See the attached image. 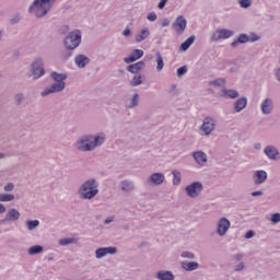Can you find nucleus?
Listing matches in <instances>:
<instances>
[{"label":"nucleus","mask_w":280,"mask_h":280,"mask_svg":"<svg viewBox=\"0 0 280 280\" xmlns=\"http://www.w3.org/2000/svg\"><path fill=\"white\" fill-rule=\"evenodd\" d=\"M213 130H215V118H212V117L203 118V121L199 127V135L201 137H209L211 136V132H213Z\"/></svg>","instance_id":"obj_8"},{"label":"nucleus","mask_w":280,"mask_h":280,"mask_svg":"<svg viewBox=\"0 0 280 280\" xmlns=\"http://www.w3.org/2000/svg\"><path fill=\"white\" fill-rule=\"evenodd\" d=\"M257 40H261V36L257 35L255 32L249 33L248 42L249 43H257Z\"/></svg>","instance_id":"obj_40"},{"label":"nucleus","mask_w":280,"mask_h":280,"mask_svg":"<svg viewBox=\"0 0 280 280\" xmlns=\"http://www.w3.org/2000/svg\"><path fill=\"white\" fill-rule=\"evenodd\" d=\"M21 220V212L16 208H11L7 211L3 222H16Z\"/></svg>","instance_id":"obj_18"},{"label":"nucleus","mask_w":280,"mask_h":280,"mask_svg":"<svg viewBox=\"0 0 280 280\" xmlns=\"http://www.w3.org/2000/svg\"><path fill=\"white\" fill-rule=\"evenodd\" d=\"M244 268H246V265L244 264V261H241L238 265L234 267V272H242Z\"/></svg>","instance_id":"obj_46"},{"label":"nucleus","mask_w":280,"mask_h":280,"mask_svg":"<svg viewBox=\"0 0 280 280\" xmlns=\"http://www.w3.org/2000/svg\"><path fill=\"white\" fill-rule=\"evenodd\" d=\"M252 196H253V197L264 196V191H261V190L253 191V192H252Z\"/></svg>","instance_id":"obj_55"},{"label":"nucleus","mask_w":280,"mask_h":280,"mask_svg":"<svg viewBox=\"0 0 280 280\" xmlns=\"http://www.w3.org/2000/svg\"><path fill=\"white\" fill-rule=\"evenodd\" d=\"M254 148H255V150H261V143H256V144L254 145Z\"/></svg>","instance_id":"obj_59"},{"label":"nucleus","mask_w":280,"mask_h":280,"mask_svg":"<svg viewBox=\"0 0 280 280\" xmlns=\"http://www.w3.org/2000/svg\"><path fill=\"white\" fill-rule=\"evenodd\" d=\"M159 280H174V273L172 271L161 270L156 273Z\"/></svg>","instance_id":"obj_29"},{"label":"nucleus","mask_w":280,"mask_h":280,"mask_svg":"<svg viewBox=\"0 0 280 280\" xmlns=\"http://www.w3.org/2000/svg\"><path fill=\"white\" fill-rule=\"evenodd\" d=\"M139 106V93H135L130 98L125 101V107L130 108H137Z\"/></svg>","instance_id":"obj_25"},{"label":"nucleus","mask_w":280,"mask_h":280,"mask_svg":"<svg viewBox=\"0 0 280 280\" xmlns=\"http://www.w3.org/2000/svg\"><path fill=\"white\" fill-rule=\"evenodd\" d=\"M55 3L56 0H34L28 7V14H32L35 19H43L51 12Z\"/></svg>","instance_id":"obj_3"},{"label":"nucleus","mask_w":280,"mask_h":280,"mask_svg":"<svg viewBox=\"0 0 280 280\" xmlns=\"http://www.w3.org/2000/svg\"><path fill=\"white\" fill-rule=\"evenodd\" d=\"M270 222H272V224H279V222H280V213L271 214Z\"/></svg>","instance_id":"obj_45"},{"label":"nucleus","mask_w":280,"mask_h":280,"mask_svg":"<svg viewBox=\"0 0 280 280\" xmlns=\"http://www.w3.org/2000/svg\"><path fill=\"white\" fill-rule=\"evenodd\" d=\"M180 257L183 259H196V254L189 250L182 252Z\"/></svg>","instance_id":"obj_38"},{"label":"nucleus","mask_w":280,"mask_h":280,"mask_svg":"<svg viewBox=\"0 0 280 280\" xmlns=\"http://www.w3.org/2000/svg\"><path fill=\"white\" fill-rule=\"evenodd\" d=\"M167 26H170V20L164 19V20L162 21V27H167Z\"/></svg>","instance_id":"obj_57"},{"label":"nucleus","mask_w":280,"mask_h":280,"mask_svg":"<svg viewBox=\"0 0 280 280\" xmlns=\"http://www.w3.org/2000/svg\"><path fill=\"white\" fill-rule=\"evenodd\" d=\"M140 84H143V80L141 75H135L130 81V86H139Z\"/></svg>","instance_id":"obj_36"},{"label":"nucleus","mask_w":280,"mask_h":280,"mask_svg":"<svg viewBox=\"0 0 280 280\" xmlns=\"http://www.w3.org/2000/svg\"><path fill=\"white\" fill-rule=\"evenodd\" d=\"M255 237V231L249 230L246 234H245V240H250Z\"/></svg>","instance_id":"obj_52"},{"label":"nucleus","mask_w":280,"mask_h":280,"mask_svg":"<svg viewBox=\"0 0 280 280\" xmlns=\"http://www.w3.org/2000/svg\"><path fill=\"white\" fill-rule=\"evenodd\" d=\"M136 60H139V58H143V50L142 49H135L131 52Z\"/></svg>","instance_id":"obj_42"},{"label":"nucleus","mask_w":280,"mask_h":280,"mask_svg":"<svg viewBox=\"0 0 280 280\" xmlns=\"http://www.w3.org/2000/svg\"><path fill=\"white\" fill-rule=\"evenodd\" d=\"M50 78L54 79L55 83L40 92L42 97H47L54 93H61V91H65V88L67 86V83H65V80H67V73L51 72Z\"/></svg>","instance_id":"obj_4"},{"label":"nucleus","mask_w":280,"mask_h":280,"mask_svg":"<svg viewBox=\"0 0 280 280\" xmlns=\"http://www.w3.org/2000/svg\"><path fill=\"white\" fill-rule=\"evenodd\" d=\"M117 253V247H100L95 250L96 259H102L106 257V255H115Z\"/></svg>","instance_id":"obj_15"},{"label":"nucleus","mask_w":280,"mask_h":280,"mask_svg":"<svg viewBox=\"0 0 280 280\" xmlns=\"http://www.w3.org/2000/svg\"><path fill=\"white\" fill-rule=\"evenodd\" d=\"M174 91H176V84H173V85L171 86V93H174Z\"/></svg>","instance_id":"obj_61"},{"label":"nucleus","mask_w":280,"mask_h":280,"mask_svg":"<svg viewBox=\"0 0 280 280\" xmlns=\"http://www.w3.org/2000/svg\"><path fill=\"white\" fill-rule=\"evenodd\" d=\"M187 73V66H183L177 69V78H183Z\"/></svg>","instance_id":"obj_43"},{"label":"nucleus","mask_w":280,"mask_h":280,"mask_svg":"<svg viewBox=\"0 0 280 280\" xmlns=\"http://www.w3.org/2000/svg\"><path fill=\"white\" fill-rule=\"evenodd\" d=\"M203 189L205 186L200 182H192L191 184L185 187V192L186 196H188V198L196 199L199 198Z\"/></svg>","instance_id":"obj_9"},{"label":"nucleus","mask_w":280,"mask_h":280,"mask_svg":"<svg viewBox=\"0 0 280 280\" xmlns=\"http://www.w3.org/2000/svg\"><path fill=\"white\" fill-rule=\"evenodd\" d=\"M119 188L121 189L122 194H132V191H136L137 186L135 185L133 180L124 179L119 183Z\"/></svg>","instance_id":"obj_13"},{"label":"nucleus","mask_w":280,"mask_h":280,"mask_svg":"<svg viewBox=\"0 0 280 280\" xmlns=\"http://www.w3.org/2000/svg\"><path fill=\"white\" fill-rule=\"evenodd\" d=\"M192 159H195L196 163L199 164L200 167H205L208 161L207 153H205L203 151L192 152Z\"/></svg>","instance_id":"obj_21"},{"label":"nucleus","mask_w":280,"mask_h":280,"mask_svg":"<svg viewBox=\"0 0 280 280\" xmlns=\"http://www.w3.org/2000/svg\"><path fill=\"white\" fill-rule=\"evenodd\" d=\"M132 34V32L130 31V28H125V31L122 32V36H130Z\"/></svg>","instance_id":"obj_56"},{"label":"nucleus","mask_w":280,"mask_h":280,"mask_svg":"<svg viewBox=\"0 0 280 280\" xmlns=\"http://www.w3.org/2000/svg\"><path fill=\"white\" fill-rule=\"evenodd\" d=\"M82 43V31L74 30L71 31L63 39V46L69 51H73L74 49H78Z\"/></svg>","instance_id":"obj_5"},{"label":"nucleus","mask_w":280,"mask_h":280,"mask_svg":"<svg viewBox=\"0 0 280 280\" xmlns=\"http://www.w3.org/2000/svg\"><path fill=\"white\" fill-rule=\"evenodd\" d=\"M100 194V182L89 178L78 189L80 200H93Z\"/></svg>","instance_id":"obj_2"},{"label":"nucleus","mask_w":280,"mask_h":280,"mask_svg":"<svg viewBox=\"0 0 280 280\" xmlns=\"http://www.w3.org/2000/svg\"><path fill=\"white\" fill-rule=\"evenodd\" d=\"M110 222H113V218H108L105 220V224H110Z\"/></svg>","instance_id":"obj_60"},{"label":"nucleus","mask_w":280,"mask_h":280,"mask_svg":"<svg viewBox=\"0 0 280 280\" xmlns=\"http://www.w3.org/2000/svg\"><path fill=\"white\" fill-rule=\"evenodd\" d=\"M273 75H275L277 82L280 83V67H279V68H276V69L273 70Z\"/></svg>","instance_id":"obj_51"},{"label":"nucleus","mask_w":280,"mask_h":280,"mask_svg":"<svg viewBox=\"0 0 280 280\" xmlns=\"http://www.w3.org/2000/svg\"><path fill=\"white\" fill-rule=\"evenodd\" d=\"M144 67H145V62L138 61L136 63L129 65L127 67V71H129V73H137L138 71H141V69H143Z\"/></svg>","instance_id":"obj_27"},{"label":"nucleus","mask_w":280,"mask_h":280,"mask_svg":"<svg viewBox=\"0 0 280 280\" xmlns=\"http://www.w3.org/2000/svg\"><path fill=\"white\" fill-rule=\"evenodd\" d=\"M45 248L42 245H34L28 248V255H40Z\"/></svg>","instance_id":"obj_33"},{"label":"nucleus","mask_w":280,"mask_h":280,"mask_svg":"<svg viewBox=\"0 0 280 280\" xmlns=\"http://www.w3.org/2000/svg\"><path fill=\"white\" fill-rule=\"evenodd\" d=\"M238 4H240L241 8L247 9V8H250V5H253V1H250V0H238Z\"/></svg>","instance_id":"obj_41"},{"label":"nucleus","mask_w":280,"mask_h":280,"mask_svg":"<svg viewBox=\"0 0 280 280\" xmlns=\"http://www.w3.org/2000/svg\"><path fill=\"white\" fill-rule=\"evenodd\" d=\"M264 154H266L267 159L270 161H279V149L275 145H267L264 149Z\"/></svg>","instance_id":"obj_16"},{"label":"nucleus","mask_w":280,"mask_h":280,"mask_svg":"<svg viewBox=\"0 0 280 280\" xmlns=\"http://www.w3.org/2000/svg\"><path fill=\"white\" fill-rule=\"evenodd\" d=\"M222 84H224V80L223 79H218L214 81V85L215 86H222Z\"/></svg>","instance_id":"obj_54"},{"label":"nucleus","mask_w":280,"mask_h":280,"mask_svg":"<svg viewBox=\"0 0 280 280\" xmlns=\"http://www.w3.org/2000/svg\"><path fill=\"white\" fill-rule=\"evenodd\" d=\"M91 62V59L86 55H78L74 57V65L78 69H84L86 65Z\"/></svg>","instance_id":"obj_22"},{"label":"nucleus","mask_w":280,"mask_h":280,"mask_svg":"<svg viewBox=\"0 0 280 280\" xmlns=\"http://www.w3.org/2000/svg\"><path fill=\"white\" fill-rule=\"evenodd\" d=\"M246 106H248V98L246 96L237 98L233 104L234 113H242Z\"/></svg>","instance_id":"obj_20"},{"label":"nucleus","mask_w":280,"mask_h":280,"mask_svg":"<svg viewBox=\"0 0 280 280\" xmlns=\"http://www.w3.org/2000/svg\"><path fill=\"white\" fill-rule=\"evenodd\" d=\"M196 40V35H192L190 37H188L184 43H182L180 45V49L182 51H187V49H189V47H191V45H194Z\"/></svg>","instance_id":"obj_30"},{"label":"nucleus","mask_w":280,"mask_h":280,"mask_svg":"<svg viewBox=\"0 0 280 280\" xmlns=\"http://www.w3.org/2000/svg\"><path fill=\"white\" fill-rule=\"evenodd\" d=\"M150 37V28L143 27L137 35H136V43H143L147 38Z\"/></svg>","instance_id":"obj_26"},{"label":"nucleus","mask_w":280,"mask_h":280,"mask_svg":"<svg viewBox=\"0 0 280 280\" xmlns=\"http://www.w3.org/2000/svg\"><path fill=\"white\" fill-rule=\"evenodd\" d=\"M8 155L5 153H0V160L5 159Z\"/></svg>","instance_id":"obj_62"},{"label":"nucleus","mask_w":280,"mask_h":280,"mask_svg":"<svg viewBox=\"0 0 280 280\" xmlns=\"http://www.w3.org/2000/svg\"><path fill=\"white\" fill-rule=\"evenodd\" d=\"M167 1H170V0H161L158 4L159 10H163V8H165V5H167Z\"/></svg>","instance_id":"obj_53"},{"label":"nucleus","mask_w":280,"mask_h":280,"mask_svg":"<svg viewBox=\"0 0 280 280\" xmlns=\"http://www.w3.org/2000/svg\"><path fill=\"white\" fill-rule=\"evenodd\" d=\"M77 240L73 237H66L59 240V246H69V244H75Z\"/></svg>","instance_id":"obj_35"},{"label":"nucleus","mask_w":280,"mask_h":280,"mask_svg":"<svg viewBox=\"0 0 280 280\" xmlns=\"http://www.w3.org/2000/svg\"><path fill=\"white\" fill-rule=\"evenodd\" d=\"M222 96L229 97L230 100H237V97H240V92L233 89H230V90L223 89Z\"/></svg>","instance_id":"obj_28"},{"label":"nucleus","mask_w":280,"mask_h":280,"mask_svg":"<svg viewBox=\"0 0 280 280\" xmlns=\"http://www.w3.org/2000/svg\"><path fill=\"white\" fill-rule=\"evenodd\" d=\"M21 21V13H14L10 18L11 25H16Z\"/></svg>","instance_id":"obj_39"},{"label":"nucleus","mask_w":280,"mask_h":280,"mask_svg":"<svg viewBox=\"0 0 280 280\" xmlns=\"http://www.w3.org/2000/svg\"><path fill=\"white\" fill-rule=\"evenodd\" d=\"M71 56H73V52H71V50H69V49L61 52L62 60H69V58H71Z\"/></svg>","instance_id":"obj_44"},{"label":"nucleus","mask_w":280,"mask_h":280,"mask_svg":"<svg viewBox=\"0 0 280 280\" xmlns=\"http://www.w3.org/2000/svg\"><path fill=\"white\" fill-rule=\"evenodd\" d=\"M148 21H151L152 23H154V21H156L158 16L155 12H150L147 16Z\"/></svg>","instance_id":"obj_50"},{"label":"nucleus","mask_w":280,"mask_h":280,"mask_svg":"<svg viewBox=\"0 0 280 280\" xmlns=\"http://www.w3.org/2000/svg\"><path fill=\"white\" fill-rule=\"evenodd\" d=\"M248 40H249L248 34L242 33L237 36V38L235 40H233L231 43V47H232V49H237V47H240V45H245V43H249Z\"/></svg>","instance_id":"obj_24"},{"label":"nucleus","mask_w":280,"mask_h":280,"mask_svg":"<svg viewBox=\"0 0 280 280\" xmlns=\"http://www.w3.org/2000/svg\"><path fill=\"white\" fill-rule=\"evenodd\" d=\"M136 58H135V56L131 54V55H129L128 57H126L125 59H124V61L126 62V65H130V62H136Z\"/></svg>","instance_id":"obj_49"},{"label":"nucleus","mask_w":280,"mask_h":280,"mask_svg":"<svg viewBox=\"0 0 280 280\" xmlns=\"http://www.w3.org/2000/svg\"><path fill=\"white\" fill-rule=\"evenodd\" d=\"M260 113L262 115H272L275 113V101L270 97H266L260 102Z\"/></svg>","instance_id":"obj_11"},{"label":"nucleus","mask_w":280,"mask_h":280,"mask_svg":"<svg viewBox=\"0 0 280 280\" xmlns=\"http://www.w3.org/2000/svg\"><path fill=\"white\" fill-rule=\"evenodd\" d=\"M13 194H0V215H3L5 211H8V208H5V205L1 202H12L14 200Z\"/></svg>","instance_id":"obj_19"},{"label":"nucleus","mask_w":280,"mask_h":280,"mask_svg":"<svg viewBox=\"0 0 280 280\" xmlns=\"http://www.w3.org/2000/svg\"><path fill=\"white\" fill-rule=\"evenodd\" d=\"M49 259V261H51L52 259H54V257H50V258H48Z\"/></svg>","instance_id":"obj_64"},{"label":"nucleus","mask_w":280,"mask_h":280,"mask_svg":"<svg viewBox=\"0 0 280 280\" xmlns=\"http://www.w3.org/2000/svg\"><path fill=\"white\" fill-rule=\"evenodd\" d=\"M173 30L176 34H183L187 30V19L183 15L177 16L173 23Z\"/></svg>","instance_id":"obj_12"},{"label":"nucleus","mask_w":280,"mask_h":280,"mask_svg":"<svg viewBox=\"0 0 280 280\" xmlns=\"http://www.w3.org/2000/svg\"><path fill=\"white\" fill-rule=\"evenodd\" d=\"M172 175H173V185H175V186L180 185V180H182L180 171H178V170H173V171H172Z\"/></svg>","instance_id":"obj_34"},{"label":"nucleus","mask_w":280,"mask_h":280,"mask_svg":"<svg viewBox=\"0 0 280 280\" xmlns=\"http://www.w3.org/2000/svg\"><path fill=\"white\" fill-rule=\"evenodd\" d=\"M25 225H26L27 231H35V229H38V226H40V221L26 220Z\"/></svg>","instance_id":"obj_31"},{"label":"nucleus","mask_w":280,"mask_h":280,"mask_svg":"<svg viewBox=\"0 0 280 280\" xmlns=\"http://www.w3.org/2000/svg\"><path fill=\"white\" fill-rule=\"evenodd\" d=\"M21 56V51L14 50L13 51V58H19Z\"/></svg>","instance_id":"obj_58"},{"label":"nucleus","mask_w":280,"mask_h":280,"mask_svg":"<svg viewBox=\"0 0 280 280\" xmlns=\"http://www.w3.org/2000/svg\"><path fill=\"white\" fill-rule=\"evenodd\" d=\"M148 185H163L165 183V174L163 173H153L150 177L147 178Z\"/></svg>","instance_id":"obj_14"},{"label":"nucleus","mask_w":280,"mask_h":280,"mask_svg":"<svg viewBox=\"0 0 280 280\" xmlns=\"http://www.w3.org/2000/svg\"><path fill=\"white\" fill-rule=\"evenodd\" d=\"M180 266L186 272H194V270H198V268H200V264H198V261L184 260L180 262Z\"/></svg>","instance_id":"obj_23"},{"label":"nucleus","mask_w":280,"mask_h":280,"mask_svg":"<svg viewBox=\"0 0 280 280\" xmlns=\"http://www.w3.org/2000/svg\"><path fill=\"white\" fill-rule=\"evenodd\" d=\"M235 32L229 28H217L210 33V43H220V40H229L233 38Z\"/></svg>","instance_id":"obj_6"},{"label":"nucleus","mask_w":280,"mask_h":280,"mask_svg":"<svg viewBox=\"0 0 280 280\" xmlns=\"http://www.w3.org/2000/svg\"><path fill=\"white\" fill-rule=\"evenodd\" d=\"M232 259H233L234 261H242V259H244V254H242V253L234 254V255L232 256Z\"/></svg>","instance_id":"obj_48"},{"label":"nucleus","mask_w":280,"mask_h":280,"mask_svg":"<svg viewBox=\"0 0 280 280\" xmlns=\"http://www.w3.org/2000/svg\"><path fill=\"white\" fill-rule=\"evenodd\" d=\"M253 180L255 185H264L268 180V173L264 170L254 172Z\"/></svg>","instance_id":"obj_17"},{"label":"nucleus","mask_w":280,"mask_h":280,"mask_svg":"<svg viewBox=\"0 0 280 280\" xmlns=\"http://www.w3.org/2000/svg\"><path fill=\"white\" fill-rule=\"evenodd\" d=\"M30 71L33 79L40 80L45 75V61L42 58L34 59Z\"/></svg>","instance_id":"obj_7"},{"label":"nucleus","mask_w":280,"mask_h":280,"mask_svg":"<svg viewBox=\"0 0 280 280\" xmlns=\"http://www.w3.org/2000/svg\"><path fill=\"white\" fill-rule=\"evenodd\" d=\"M103 143H106V133L104 131L94 135L86 133L74 142V149L78 152H94L97 148H102Z\"/></svg>","instance_id":"obj_1"},{"label":"nucleus","mask_w":280,"mask_h":280,"mask_svg":"<svg viewBox=\"0 0 280 280\" xmlns=\"http://www.w3.org/2000/svg\"><path fill=\"white\" fill-rule=\"evenodd\" d=\"M155 57H156V71H163V68L165 67V62L163 61V56L161 55L160 51H158L155 54Z\"/></svg>","instance_id":"obj_32"},{"label":"nucleus","mask_w":280,"mask_h":280,"mask_svg":"<svg viewBox=\"0 0 280 280\" xmlns=\"http://www.w3.org/2000/svg\"><path fill=\"white\" fill-rule=\"evenodd\" d=\"M3 190L7 192L14 191V184L8 183L7 185H4Z\"/></svg>","instance_id":"obj_47"},{"label":"nucleus","mask_w":280,"mask_h":280,"mask_svg":"<svg viewBox=\"0 0 280 280\" xmlns=\"http://www.w3.org/2000/svg\"><path fill=\"white\" fill-rule=\"evenodd\" d=\"M230 229H231V221H229V219H226L225 217L219 219L217 223V234L220 237H224V235L229 233Z\"/></svg>","instance_id":"obj_10"},{"label":"nucleus","mask_w":280,"mask_h":280,"mask_svg":"<svg viewBox=\"0 0 280 280\" xmlns=\"http://www.w3.org/2000/svg\"><path fill=\"white\" fill-rule=\"evenodd\" d=\"M2 38H3V31L0 30V43H1Z\"/></svg>","instance_id":"obj_63"},{"label":"nucleus","mask_w":280,"mask_h":280,"mask_svg":"<svg viewBox=\"0 0 280 280\" xmlns=\"http://www.w3.org/2000/svg\"><path fill=\"white\" fill-rule=\"evenodd\" d=\"M24 100H25V94H23V93H18L14 95V102H15L16 106H21V104H23Z\"/></svg>","instance_id":"obj_37"}]
</instances>
